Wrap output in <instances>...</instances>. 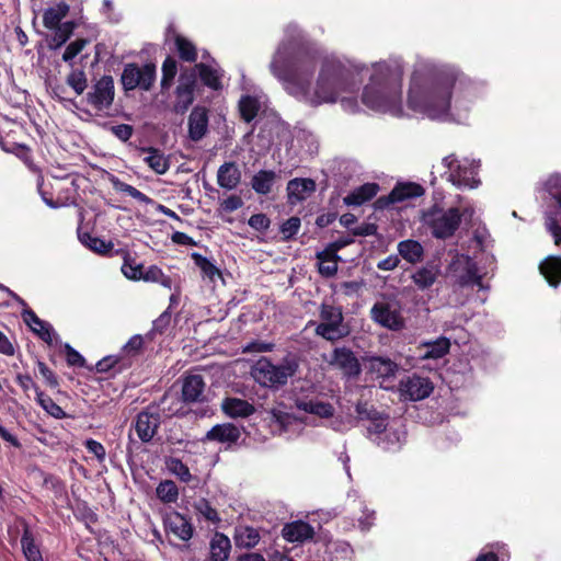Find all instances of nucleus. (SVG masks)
<instances>
[{"instance_id": "13d9d810", "label": "nucleus", "mask_w": 561, "mask_h": 561, "mask_svg": "<svg viewBox=\"0 0 561 561\" xmlns=\"http://www.w3.org/2000/svg\"><path fill=\"white\" fill-rule=\"evenodd\" d=\"M546 188L549 194L557 199L561 209V174H552L546 182Z\"/></svg>"}, {"instance_id": "8fccbe9b", "label": "nucleus", "mask_w": 561, "mask_h": 561, "mask_svg": "<svg viewBox=\"0 0 561 561\" xmlns=\"http://www.w3.org/2000/svg\"><path fill=\"white\" fill-rule=\"evenodd\" d=\"M37 402L48 414L56 419H62L66 414L50 397L44 394L42 391H37Z\"/></svg>"}, {"instance_id": "2eb2a0df", "label": "nucleus", "mask_w": 561, "mask_h": 561, "mask_svg": "<svg viewBox=\"0 0 561 561\" xmlns=\"http://www.w3.org/2000/svg\"><path fill=\"white\" fill-rule=\"evenodd\" d=\"M164 527L167 533L176 538L187 541L193 536V526L190 520L178 512H169L164 516Z\"/></svg>"}, {"instance_id": "f03ea898", "label": "nucleus", "mask_w": 561, "mask_h": 561, "mask_svg": "<svg viewBox=\"0 0 561 561\" xmlns=\"http://www.w3.org/2000/svg\"><path fill=\"white\" fill-rule=\"evenodd\" d=\"M479 98V88L457 67L419 59L413 68L407 105L430 119L461 122Z\"/></svg>"}, {"instance_id": "6e6552de", "label": "nucleus", "mask_w": 561, "mask_h": 561, "mask_svg": "<svg viewBox=\"0 0 561 561\" xmlns=\"http://www.w3.org/2000/svg\"><path fill=\"white\" fill-rule=\"evenodd\" d=\"M321 322L316 328V333L328 341H336L348 334L347 327L343 323L342 309L323 304L320 310Z\"/></svg>"}, {"instance_id": "20e7f679", "label": "nucleus", "mask_w": 561, "mask_h": 561, "mask_svg": "<svg viewBox=\"0 0 561 561\" xmlns=\"http://www.w3.org/2000/svg\"><path fill=\"white\" fill-rule=\"evenodd\" d=\"M298 369V363L293 358H286L275 365L267 357H261L253 365L251 374L254 380L263 387L279 388L285 386Z\"/></svg>"}, {"instance_id": "37998d69", "label": "nucleus", "mask_w": 561, "mask_h": 561, "mask_svg": "<svg viewBox=\"0 0 561 561\" xmlns=\"http://www.w3.org/2000/svg\"><path fill=\"white\" fill-rule=\"evenodd\" d=\"M21 545L23 554L27 561H44L42 553L37 546L34 543V538L27 528L24 529L21 538Z\"/></svg>"}, {"instance_id": "79ce46f5", "label": "nucleus", "mask_w": 561, "mask_h": 561, "mask_svg": "<svg viewBox=\"0 0 561 561\" xmlns=\"http://www.w3.org/2000/svg\"><path fill=\"white\" fill-rule=\"evenodd\" d=\"M192 260L195 265L201 270L203 277L208 278L210 282H215L220 278V271L211 263L207 257L199 253H192Z\"/></svg>"}, {"instance_id": "412c9836", "label": "nucleus", "mask_w": 561, "mask_h": 561, "mask_svg": "<svg viewBox=\"0 0 561 561\" xmlns=\"http://www.w3.org/2000/svg\"><path fill=\"white\" fill-rule=\"evenodd\" d=\"M208 127V115L204 107H194L188 116V136L192 140H201Z\"/></svg>"}, {"instance_id": "72a5a7b5", "label": "nucleus", "mask_w": 561, "mask_h": 561, "mask_svg": "<svg viewBox=\"0 0 561 561\" xmlns=\"http://www.w3.org/2000/svg\"><path fill=\"white\" fill-rule=\"evenodd\" d=\"M539 268L550 286L556 287L561 282V257L549 256Z\"/></svg>"}, {"instance_id": "4c0bfd02", "label": "nucleus", "mask_w": 561, "mask_h": 561, "mask_svg": "<svg viewBox=\"0 0 561 561\" xmlns=\"http://www.w3.org/2000/svg\"><path fill=\"white\" fill-rule=\"evenodd\" d=\"M438 273L435 266H423L413 273L412 280L420 289H426L435 283Z\"/></svg>"}, {"instance_id": "0eeeda50", "label": "nucleus", "mask_w": 561, "mask_h": 561, "mask_svg": "<svg viewBox=\"0 0 561 561\" xmlns=\"http://www.w3.org/2000/svg\"><path fill=\"white\" fill-rule=\"evenodd\" d=\"M449 274L454 282L460 287L478 286L483 289L482 277L488 274H481L477 263L468 255L457 254L449 266Z\"/></svg>"}, {"instance_id": "393cba45", "label": "nucleus", "mask_w": 561, "mask_h": 561, "mask_svg": "<svg viewBox=\"0 0 561 561\" xmlns=\"http://www.w3.org/2000/svg\"><path fill=\"white\" fill-rule=\"evenodd\" d=\"M205 382L199 375H190L183 379L182 398L185 402H197L203 398Z\"/></svg>"}, {"instance_id": "9d476101", "label": "nucleus", "mask_w": 561, "mask_h": 561, "mask_svg": "<svg viewBox=\"0 0 561 561\" xmlns=\"http://www.w3.org/2000/svg\"><path fill=\"white\" fill-rule=\"evenodd\" d=\"M370 316L376 323L386 329L400 331L404 328L401 307L397 301H377L370 310Z\"/></svg>"}, {"instance_id": "69168bd1", "label": "nucleus", "mask_w": 561, "mask_h": 561, "mask_svg": "<svg viewBox=\"0 0 561 561\" xmlns=\"http://www.w3.org/2000/svg\"><path fill=\"white\" fill-rule=\"evenodd\" d=\"M546 227L549 230V232L552 234L554 239V243L557 245H561V226L557 222V220L549 216L546 219Z\"/></svg>"}, {"instance_id": "5fc2aeb1", "label": "nucleus", "mask_w": 561, "mask_h": 561, "mask_svg": "<svg viewBox=\"0 0 561 561\" xmlns=\"http://www.w3.org/2000/svg\"><path fill=\"white\" fill-rule=\"evenodd\" d=\"M168 468L181 481L190 482L192 480V474L190 472L188 467L185 463H183L180 459L171 458L168 461Z\"/></svg>"}, {"instance_id": "c85d7f7f", "label": "nucleus", "mask_w": 561, "mask_h": 561, "mask_svg": "<svg viewBox=\"0 0 561 561\" xmlns=\"http://www.w3.org/2000/svg\"><path fill=\"white\" fill-rule=\"evenodd\" d=\"M240 437V431L237 426L232 424H219L211 430H209L206 434V439L208 440H217L220 443H234Z\"/></svg>"}, {"instance_id": "6ab92c4d", "label": "nucleus", "mask_w": 561, "mask_h": 561, "mask_svg": "<svg viewBox=\"0 0 561 561\" xmlns=\"http://www.w3.org/2000/svg\"><path fill=\"white\" fill-rule=\"evenodd\" d=\"M295 405L299 411L329 419L334 415L335 409L329 403L318 399H296Z\"/></svg>"}, {"instance_id": "f3484780", "label": "nucleus", "mask_w": 561, "mask_h": 561, "mask_svg": "<svg viewBox=\"0 0 561 561\" xmlns=\"http://www.w3.org/2000/svg\"><path fill=\"white\" fill-rule=\"evenodd\" d=\"M330 364L341 369L346 376H357L360 373L358 359L351 350L345 347L334 350Z\"/></svg>"}, {"instance_id": "4468645a", "label": "nucleus", "mask_w": 561, "mask_h": 561, "mask_svg": "<svg viewBox=\"0 0 561 561\" xmlns=\"http://www.w3.org/2000/svg\"><path fill=\"white\" fill-rule=\"evenodd\" d=\"M195 83V71L181 73L179 85L176 88V101L174 104V111L176 113H184L193 103Z\"/></svg>"}, {"instance_id": "39448f33", "label": "nucleus", "mask_w": 561, "mask_h": 561, "mask_svg": "<svg viewBox=\"0 0 561 561\" xmlns=\"http://www.w3.org/2000/svg\"><path fill=\"white\" fill-rule=\"evenodd\" d=\"M443 165L447 169V180L459 188H476L480 184L477 179L479 163L474 160L463 159L459 161L450 154L443 159Z\"/></svg>"}, {"instance_id": "f8f14e48", "label": "nucleus", "mask_w": 561, "mask_h": 561, "mask_svg": "<svg viewBox=\"0 0 561 561\" xmlns=\"http://www.w3.org/2000/svg\"><path fill=\"white\" fill-rule=\"evenodd\" d=\"M423 193V187L416 183H400L393 187L389 195L379 197L374 206L376 209H385L391 204L422 196Z\"/></svg>"}, {"instance_id": "1a4fd4ad", "label": "nucleus", "mask_w": 561, "mask_h": 561, "mask_svg": "<svg viewBox=\"0 0 561 561\" xmlns=\"http://www.w3.org/2000/svg\"><path fill=\"white\" fill-rule=\"evenodd\" d=\"M156 80V66L146 64L139 66L137 64H128L122 73V84L126 90L139 88L148 91Z\"/></svg>"}, {"instance_id": "c9c22d12", "label": "nucleus", "mask_w": 561, "mask_h": 561, "mask_svg": "<svg viewBox=\"0 0 561 561\" xmlns=\"http://www.w3.org/2000/svg\"><path fill=\"white\" fill-rule=\"evenodd\" d=\"M275 178L276 173L274 171L261 170L252 178V188L257 194L266 195L271 192Z\"/></svg>"}, {"instance_id": "a18cd8bd", "label": "nucleus", "mask_w": 561, "mask_h": 561, "mask_svg": "<svg viewBox=\"0 0 561 561\" xmlns=\"http://www.w3.org/2000/svg\"><path fill=\"white\" fill-rule=\"evenodd\" d=\"M175 46L179 56L182 60L193 62L197 58L196 47L192 42L183 36L178 35L175 37Z\"/></svg>"}, {"instance_id": "c03bdc74", "label": "nucleus", "mask_w": 561, "mask_h": 561, "mask_svg": "<svg viewBox=\"0 0 561 561\" xmlns=\"http://www.w3.org/2000/svg\"><path fill=\"white\" fill-rule=\"evenodd\" d=\"M196 68L198 69L199 77L204 84L214 90H218L220 88V73L217 69L205 64H198L196 65Z\"/></svg>"}, {"instance_id": "680f3d73", "label": "nucleus", "mask_w": 561, "mask_h": 561, "mask_svg": "<svg viewBox=\"0 0 561 561\" xmlns=\"http://www.w3.org/2000/svg\"><path fill=\"white\" fill-rule=\"evenodd\" d=\"M248 224L257 231H265L268 229L271 221L266 215L255 214L249 218Z\"/></svg>"}, {"instance_id": "774afa93", "label": "nucleus", "mask_w": 561, "mask_h": 561, "mask_svg": "<svg viewBox=\"0 0 561 561\" xmlns=\"http://www.w3.org/2000/svg\"><path fill=\"white\" fill-rule=\"evenodd\" d=\"M66 354H67V362L71 366H83L84 365V358L76 351L73 350L69 344L65 345Z\"/></svg>"}, {"instance_id": "f257e3e1", "label": "nucleus", "mask_w": 561, "mask_h": 561, "mask_svg": "<svg viewBox=\"0 0 561 561\" xmlns=\"http://www.w3.org/2000/svg\"><path fill=\"white\" fill-rule=\"evenodd\" d=\"M296 25H288L287 36L273 56L270 68L272 73L283 82L285 90L311 106L340 101L347 112H356L358 104L355 98L344 94L353 93L356 83L353 80L355 73H360L366 67L362 64L328 57L323 60L317 84L310 89L311 79L316 68V57L302 48Z\"/></svg>"}, {"instance_id": "ea45409f", "label": "nucleus", "mask_w": 561, "mask_h": 561, "mask_svg": "<svg viewBox=\"0 0 561 561\" xmlns=\"http://www.w3.org/2000/svg\"><path fill=\"white\" fill-rule=\"evenodd\" d=\"M73 22H65L60 26L53 28L54 34L48 39V47L50 49H57L61 47L70 38L73 32Z\"/></svg>"}, {"instance_id": "bb28decb", "label": "nucleus", "mask_w": 561, "mask_h": 561, "mask_svg": "<svg viewBox=\"0 0 561 561\" xmlns=\"http://www.w3.org/2000/svg\"><path fill=\"white\" fill-rule=\"evenodd\" d=\"M378 191V184L365 183L362 186L355 188L347 196H345L343 202L347 206H360L364 203L374 198L377 195Z\"/></svg>"}, {"instance_id": "4d7b16f0", "label": "nucleus", "mask_w": 561, "mask_h": 561, "mask_svg": "<svg viewBox=\"0 0 561 561\" xmlns=\"http://www.w3.org/2000/svg\"><path fill=\"white\" fill-rule=\"evenodd\" d=\"M122 273L131 280H139L142 277V265L136 263L135 260L126 257L122 265Z\"/></svg>"}, {"instance_id": "e433bc0d", "label": "nucleus", "mask_w": 561, "mask_h": 561, "mask_svg": "<svg viewBox=\"0 0 561 561\" xmlns=\"http://www.w3.org/2000/svg\"><path fill=\"white\" fill-rule=\"evenodd\" d=\"M234 541L240 548H252L259 543L260 534L253 527L241 526L236 529Z\"/></svg>"}, {"instance_id": "a211bd4d", "label": "nucleus", "mask_w": 561, "mask_h": 561, "mask_svg": "<svg viewBox=\"0 0 561 561\" xmlns=\"http://www.w3.org/2000/svg\"><path fill=\"white\" fill-rule=\"evenodd\" d=\"M160 425V415L149 411H142L137 415L136 432L141 442L148 443L156 435Z\"/></svg>"}, {"instance_id": "864d4df0", "label": "nucleus", "mask_w": 561, "mask_h": 561, "mask_svg": "<svg viewBox=\"0 0 561 561\" xmlns=\"http://www.w3.org/2000/svg\"><path fill=\"white\" fill-rule=\"evenodd\" d=\"M144 346V337L139 334L131 336L123 346L121 356L129 362V358L137 356Z\"/></svg>"}, {"instance_id": "58836bf2", "label": "nucleus", "mask_w": 561, "mask_h": 561, "mask_svg": "<svg viewBox=\"0 0 561 561\" xmlns=\"http://www.w3.org/2000/svg\"><path fill=\"white\" fill-rule=\"evenodd\" d=\"M404 439V433L399 430H387L382 436H377L374 440L386 450H397L401 447Z\"/></svg>"}, {"instance_id": "2f4dec72", "label": "nucleus", "mask_w": 561, "mask_h": 561, "mask_svg": "<svg viewBox=\"0 0 561 561\" xmlns=\"http://www.w3.org/2000/svg\"><path fill=\"white\" fill-rule=\"evenodd\" d=\"M398 252L407 262L415 264L422 261L424 249L419 241L409 239L398 243Z\"/></svg>"}, {"instance_id": "603ef678", "label": "nucleus", "mask_w": 561, "mask_h": 561, "mask_svg": "<svg viewBox=\"0 0 561 561\" xmlns=\"http://www.w3.org/2000/svg\"><path fill=\"white\" fill-rule=\"evenodd\" d=\"M157 495L163 502H175L179 495L178 486L173 481H163L157 488Z\"/></svg>"}, {"instance_id": "b1692460", "label": "nucleus", "mask_w": 561, "mask_h": 561, "mask_svg": "<svg viewBox=\"0 0 561 561\" xmlns=\"http://www.w3.org/2000/svg\"><path fill=\"white\" fill-rule=\"evenodd\" d=\"M368 370L377 378L387 379L393 377L398 365L388 357L371 356L366 359Z\"/></svg>"}, {"instance_id": "338daca9", "label": "nucleus", "mask_w": 561, "mask_h": 561, "mask_svg": "<svg viewBox=\"0 0 561 561\" xmlns=\"http://www.w3.org/2000/svg\"><path fill=\"white\" fill-rule=\"evenodd\" d=\"M112 133L121 140L127 141L133 135V127L127 124H121L112 127Z\"/></svg>"}, {"instance_id": "3c124183", "label": "nucleus", "mask_w": 561, "mask_h": 561, "mask_svg": "<svg viewBox=\"0 0 561 561\" xmlns=\"http://www.w3.org/2000/svg\"><path fill=\"white\" fill-rule=\"evenodd\" d=\"M79 239L82 244L96 253H106L112 248L111 244L105 243V241L102 239L93 237L89 233H80Z\"/></svg>"}, {"instance_id": "f704fd0d", "label": "nucleus", "mask_w": 561, "mask_h": 561, "mask_svg": "<svg viewBox=\"0 0 561 561\" xmlns=\"http://www.w3.org/2000/svg\"><path fill=\"white\" fill-rule=\"evenodd\" d=\"M421 346L425 350L422 354L423 359H438L449 352L450 342L447 337L440 336L435 341L424 342Z\"/></svg>"}, {"instance_id": "de8ad7c7", "label": "nucleus", "mask_w": 561, "mask_h": 561, "mask_svg": "<svg viewBox=\"0 0 561 561\" xmlns=\"http://www.w3.org/2000/svg\"><path fill=\"white\" fill-rule=\"evenodd\" d=\"M239 108L242 118L245 122H251L256 116L260 105L255 98L247 95L240 100Z\"/></svg>"}, {"instance_id": "49530a36", "label": "nucleus", "mask_w": 561, "mask_h": 561, "mask_svg": "<svg viewBox=\"0 0 561 561\" xmlns=\"http://www.w3.org/2000/svg\"><path fill=\"white\" fill-rule=\"evenodd\" d=\"M130 366V362L119 356H105L101 360H99L95 365V369L99 373H107L113 368L118 367V370L127 368Z\"/></svg>"}, {"instance_id": "7ed1b4c3", "label": "nucleus", "mask_w": 561, "mask_h": 561, "mask_svg": "<svg viewBox=\"0 0 561 561\" xmlns=\"http://www.w3.org/2000/svg\"><path fill=\"white\" fill-rule=\"evenodd\" d=\"M369 82L364 87L362 102L369 110L396 117L404 116L402 105L403 65L391 58L374 64Z\"/></svg>"}, {"instance_id": "09e8293b", "label": "nucleus", "mask_w": 561, "mask_h": 561, "mask_svg": "<svg viewBox=\"0 0 561 561\" xmlns=\"http://www.w3.org/2000/svg\"><path fill=\"white\" fill-rule=\"evenodd\" d=\"M178 66L175 59L172 57H168L162 64V79H161V88L162 90H168L171 88L172 82L176 76Z\"/></svg>"}, {"instance_id": "473e14b6", "label": "nucleus", "mask_w": 561, "mask_h": 561, "mask_svg": "<svg viewBox=\"0 0 561 561\" xmlns=\"http://www.w3.org/2000/svg\"><path fill=\"white\" fill-rule=\"evenodd\" d=\"M318 270L322 276L331 277L337 272L339 255L334 253V250L324 249L317 253Z\"/></svg>"}, {"instance_id": "7c9ffc66", "label": "nucleus", "mask_w": 561, "mask_h": 561, "mask_svg": "<svg viewBox=\"0 0 561 561\" xmlns=\"http://www.w3.org/2000/svg\"><path fill=\"white\" fill-rule=\"evenodd\" d=\"M141 152L146 154L144 157V161L156 173L164 174L169 170V167H170L169 159L160 150L149 147V148H142Z\"/></svg>"}, {"instance_id": "cd10ccee", "label": "nucleus", "mask_w": 561, "mask_h": 561, "mask_svg": "<svg viewBox=\"0 0 561 561\" xmlns=\"http://www.w3.org/2000/svg\"><path fill=\"white\" fill-rule=\"evenodd\" d=\"M282 534L289 542L304 541L313 536V528L308 523L298 520L285 525Z\"/></svg>"}, {"instance_id": "9b49d317", "label": "nucleus", "mask_w": 561, "mask_h": 561, "mask_svg": "<svg viewBox=\"0 0 561 561\" xmlns=\"http://www.w3.org/2000/svg\"><path fill=\"white\" fill-rule=\"evenodd\" d=\"M399 391L405 400L417 401L431 394L433 385L428 378L413 375L400 381Z\"/></svg>"}, {"instance_id": "bf43d9fd", "label": "nucleus", "mask_w": 561, "mask_h": 561, "mask_svg": "<svg viewBox=\"0 0 561 561\" xmlns=\"http://www.w3.org/2000/svg\"><path fill=\"white\" fill-rule=\"evenodd\" d=\"M84 446L89 450V453L93 454L100 462H103L105 460L106 450L100 442L89 438L84 442Z\"/></svg>"}, {"instance_id": "a878e982", "label": "nucleus", "mask_w": 561, "mask_h": 561, "mask_svg": "<svg viewBox=\"0 0 561 561\" xmlns=\"http://www.w3.org/2000/svg\"><path fill=\"white\" fill-rule=\"evenodd\" d=\"M230 551V539L222 533H216L209 542V561H227Z\"/></svg>"}, {"instance_id": "ddd939ff", "label": "nucleus", "mask_w": 561, "mask_h": 561, "mask_svg": "<svg viewBox=\"0 0 561 561\" xmlns=\"http://www.w3.org/2000/svg\"><path fill=\"white\" fill-rule=\"evenodd\" d=\"M114 100V81L110 76L102 77L88 93V102L96 110L108 108Z\"/></svg>"}, {"instance_id": "423d86ee", "label": "nucleus", "mask_w": 561, "mask_h": 561, "mask_svg": "<svg viewBox=\"0 0 561 561\" xmlns=\"http://www.w3.org/2000/svg\"><path fill=\"white\" fill-rule=\"evenodd\" d=\"M460 217L459 210L455 207L448 210L434 207L423 214L422 221L435 238L445 239L455 233L460 224Z\"/></svg>"}, {"instance_id": "a19ab883", "label": "nucleus", "mask_w": 561, "mask_h": 561, "mask_svg": "<svg viewBox=\"0 0 561 561\" xmlns=\"http://www.w3.org/2000/svg\"><path fill=\"white\" fill-rule=\"evenodd\" d=\"M110 181H111L113 188L116 192L125 193V194L129 195L130 197H133L134 199L138 201L139 203H142L146 205L152 203V199L150 197H148L146 194L141 193L136 187L121 181L118 178L111 176Z\"/></svg>"}, {"instance_id": "e2e57ef3", "label": "nucleus", "mask_w": 561, "mask_h": 561, "mask_svg": "<svg viewBox=\"0 0 561 561\" xmlns=\"http://www.w3.org/2000/svg\"><path fill=\"white\" fill-rule=\"evenodd\" d=\"M371 422L367 427L369 435L382 436L387 428V421L383 417H370Z\"/></svg>"}, {"instance_id": "aec40b11", "label": "nucleus", "mask_w": 561, "mask_h": 561, "mask_svg": "<svg viewBox=\"0 0 561 561\" xmlns=\"http://www.w3.org/2000/svg\"><path fill=\"white\" fill-rule=\"evenodd\" d=\"M316 190V183L311 179H294L287 184L288 201L297 204L305 201Z\"/></svg>"}, {"instance_id": "4be33fe9", "label": "nucleus", "mask_w": 561, "mask_h": 561, "mask_svg": "<svg viewBox=\"0 0 561 561\" xmlns=\"http://www.w3.org/2000/svg\"><path fill=\"white\" fill-rule=\"evenodd\" d=\"M241 182V171L234 162L221 164L217 171V183L220 187L231 191Z\"/></svg>"}, {"instance_id": "5701e85b", "label": "nucleus", "mask_w": 561, "mask_h": 561, "mask_svg": "<svg viewBox=\"0 0 561 561\" xmlns=\"http://www.w3.org/2000/svg\"><path fill=\"white\" fill-rule=\"evenodd\" d=\"M221 409L226 415L232 419L248 417L255 411L253 404L240 398H226L221 402Z\"/></svg>"}, {"instance_id": "c756f323", "label": "nucleus", "mask_w": 561, "mask_h": 561, "mask_svg": "<svg viewBox=\"0 0 561 561\" xmlns=\"http://www.w3.org/2000/svg\"><path fill=\"white\" fill-rule=\"evenodd\" d=\"M69 10L70 8L66 2H58L48 7L43 12L44 26L47 28L60 26L62 24L61 21L67 16Z\"/></svg>"}, {"instance_id": "0e129e2a", "label": "nucleus", "mask_w": 561, "mask_h": 561, "mask_svg": "<svg viewBox=\"0 0 561 561\" xmlns=\"http://www.w3.org/2000/svg\"><path fill=\"white\" fill-rule=\"evenodd\" d=\"M300 228V219L298 217H290L280 227L282 233L286 238H290L298 232Z\"/></svg>"}, {"instance_id": "dca6fc26", "label": "nucleus", "mask_w": 561, "mask_h": 561, "mask_svg": "<svg viewBox=\"0 0 561 561\" xmlns=\"http://www.w3.org/2000/svg\"><path fill=\"white\" fill-rule=\"evenodd\" d=\"M22 317L27 327L47 344L51 345L58 340V335L53 327L41 320L31 309L25 308L22 312Z\"/></svg>"}, {"instance_id": "6e6d98bb", "label": "nucleus", "mask_w": 561, "mask_h": 561, "mask_svg": "<svg viewBox=\"0 0 561 561\" xmlns=\"http://www.w3.org/2000/svg\"><path fill=\"white\" fill-rule=\"evenodd\" d=\"M67 83L77 94H82L87 88V77L82 70H72L67 77Z\"/></svg>"}, {"instance_id": "052dcab7", "label": "nucleus", "mask_w": 561, "mask_h": 561, "mask_svg": "<svg viewBox=\"0 0 561 561\" xmlns=\"http://www.w3.org/2000/svg\"><path fill=\"white\" fill-rule=\"evenodd\" d=\"M85 45V39H77L70 43L62 55V59L67 62L71 61L84 48Z\"/></svg>"}]
</instances>
